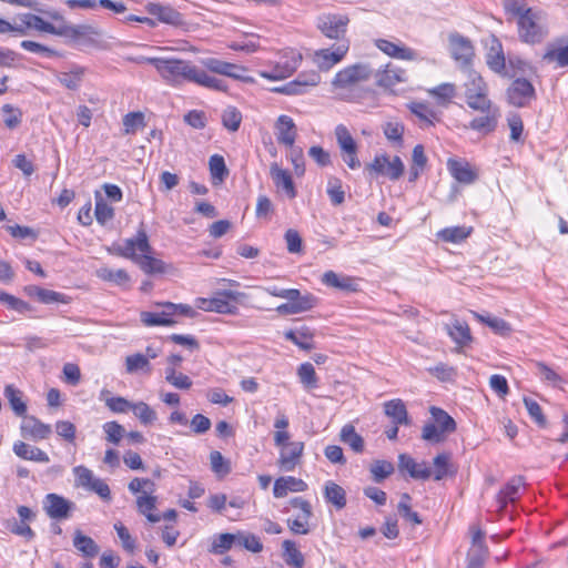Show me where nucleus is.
<instances>
[{"mask_svg": "<svg viewBox=\"0 0 568 568\" xmlns=\"http://www.w3.org/2000/svg\"><path fill=\"white\" fill-rule=\"evenodd\" d=\"M456 469L452 463V455L449 453H442L434 457L432 478L434 480H442L448 476L455 475Z\"/></svg>", "mask_w": 568, "mask_h": 568, "instance_id": "obj_25", "label": "nucleus"}, {"mask_svg": "<svg viewBox=\"0 0 568 568\" xmlns=\"http://www.w3.org/2000/svg\"><path fill=\"white\" fill-rule=\"evenodd\" d=\"M150 368L148 357L143 354L136 353L125 358V369L129 374H133L138 371H144Z\"/></svg>", "mask_w": 568, "mask_h": 568, "instance_id": "obj_63", "label": "nucleus"}, {"mask_svg": "<svg viewBox=\"0 0 568 568\" xmlns=\"http://www.w3.org/2000/svg\"><path fill=\"white\" fill-rule=\"evenodd\" d=\"M466 98L467 105L475 111H486L496 108L488 99V92L471 94Z\"/></svg>", "mask_w": 568, "mask_h": 568, "instance_id": "obj_59", "label": "nucleus"}, {"mask_svg": "<svg viewBox=\"0 0 568 568\" xmlns=\"http://www.w3.org/2000/svg\"><path fill=\"white\" fill-rule=\"evenodd\" d=\"M349 50V41L343 40L332 49H320L314 52L313 62L323 71H328L339 63Z\"/></svg>", "mask_w": 568, "mask_h": 568, "instance_id": "obj_8", "label": "nucleus"}, {"mask_svg": "<svg viewBox=\"0 0 568 568\" xmlns=\"http://www.w3.org/2000/svg\"><path fill=\"white\" fill-rule=\"evenodd\" d=\"M29 30L30 26H28V19L24 18V13L17 16L13 23L0 19V33L12 32L18 36H27Z\"/></svg>", "mask_w": 568, "mask_h": 568, "instance_id": "obj_44", "label": "nucleus"}, {"mask_svg": "<svg viewBox=\"0 0 568 568\" xmlns=\"http://www.w3.org/2000/svg\"><path fill=\"white\" fill-rule=\"evenodd\" d=\"M73 474L75 476V486L81 487L88 491L90 490V487H92L95 481L100 479L94 476L91 469L82 465L74 467Z\"/></svg>", "mask_w": 568, "mask_h": 568, "instance_id": "obj_47", "label": "nucleus"}, {"mask_svg": "<svg viewBox=\"0 0 568 568\" xmlns=\"http://www.w3.org/2000/svg\"><path fill=\"white\" fill-rule=\"evenodd\" d=\"M151 252L152 247L149 243V237L143 223H141L134 237L125 240L124 245L116 248V253L120 256L130 258L131 261L136 263L144 273H164V262L151 256Z\"/></svg>", "mask_w": 568, "mask_h": 568, "instance_id": "obj_1", "label": "nucleus"}, {"mask_svg": "<svg viewBox=\"0 0 568 568\" xmlns=\"http://www.w3.org/2000/svg\"><path fill=\"white\" fill-rule=\"evenodd\" d=\"M55 36L65 37L73 41L84 40L90 34H97L90 26H62L55 29Z\"/></svg>", "mask_w": 568, "mask_h": 568, "instance_id": "obj_32", "label": "nucleus"}, {"mask_svg": "<svg viewBox=\"0 0 568 568\" xmlns=\"http://www.w3.org/2000/svg\"><path fill=\"white\" fill-rule=\"evenodd\" d=\"M171 317V311L165 306L161 313L143 312L141 314V321L146 326H171L175 324Z\"/></svg>", "mask_w": 568, "mask_h": 568, "instance_id": "obj_40", "label": "nucleus"}, {"mask_svg": "<svg viewBox=\"0 0 568 568\" xmlns=\"http://www.w3.org/2000/svg\"><path fill=\"white\" fill-rule=\"evenodd\" d=\"M145 61L152 64L163 80L172 85H179L183 81H192L195 65L190 61L164 58H146Z\"/></svg>", "mask_w": 568, "mask_h": 568, "instance_id": "obj_2", "label": "nucleus"}, {"mask_svg": "<svg viewBox=\"0 0 568 568\" xmlns=\"http://www.w3.org/2000/svg\"><path fill=\"white\" fill-rule=\"evenodd\" d=\"M73 546L82 556L88 558H94L100 550L97 542L91 537L83 535L79 529L74 531Z\"/></svg>", "mask_w": 568, "mask_h": 568, "instance_id": "obj_30", "label": "nucleus"}, {"mask_svg": "<svg viewBox=\"0 0 568 568\" xmlns=\"http://www.w3.org/2000/svg\"><path fill=\"white\" fill-rule=\"evenodd\" d=\"M348 22V17L344 14H323L317 19V28L326 38L337 40L339 43L346 40Z\"/></svg>", "mask_w": 568, "mask_h": 568, "instance_id": "obj_7", "label": "nucleus"}, {"mask_svg": "<svg viewBox=\"0 0 568 568\" xmlns=\"http://www.w3.org/2000/svg\"><path fill=\"white\" fill-rule=\"evenodd\" d=\"M339 439L345 445H348L355 453L361 454L364 452V438L356 433L352 424H346L342 427Z\"/></svg>", "mask_w": 568, "mask_h": 568, "instance_id": "obj_33", "label": "nucleus"}, {"mask_svg": "<svg viewBox=\"0 0 568 568\" xmlns=\"http://www.w3.org/2000/svg\"><path fill=\"white\" fill-rule=\"evenodd\" d=\"M12 450L18 457L24 460L44 464L50 462V458L45 452L21 440H18L13 444Z\"/></svg>", "mask_w": 568, "mask_h": 568, "instance_id": "obj_23", "label": "nucleus"}, {"mask_svg": "<svg viewBox=\"0 0 568 568\" xmlns=\"http://www.w3.org/2000/svg\"><path fill=\"white\" fill-rule=\"evenodd\" d=\"M422 438L432 444H439L446 440L447 435L436 424L428 423L423 427Z\"/></svg>", "mask_w": 568, "mask_h": 568, "instance_id": "obj_62", "label": "nucleus"}, {"mask_svg": "<svg viewBox=\"0 0 568 568\" xmlns=\"http://www.w3.org/2000/svg\"><path fill=\"white\" fill-rule=\"evenodd\" d=\"M84 70L82 68H75L71 72H64L59 75V82L70 90L79 88Z\"/></svg>", "mask_w": 568, "mask_h": 568, "instance_id": "obj_64", "label": "nucleus"}, {"mask_svg": "<svg viewBox=\"0 0 568 568\" xmlns=\"http://www.w3.org/2000/svg\"><path fill=\"white\" fill-rule=\"evenodd\" d=\"M517 27L519 39L525 43H540L548 36L547 24L537 12L518 19Z\"/></svg>", "mask_w": 568, "mask_h": 568, "instance_id": "obj_4", "label": "nucleus"}, {"mask_svg": "<svg viewBox=\"0 0 568 568\" xmlns=\"http://www.w3.org/2000/svg\"><path fill=\"white\" fill-rule=\"evenodd\" d=\"M271 176L277 189H282L290 199L296 196V190L292 180L291 174L281 169L276 163L271 165Z\"/></svg>", "mask_w": 568, "mask_h": 568, "instance_id": "obj_26", "label": "nucleus"}, {"mask_svg": "<svg viewBox=\"0 0 568 568\" xmlns=\"http://www.w3.org/2000/svg\"><path fill=\"white\" fill-rule=\"evenodd\" d=\"M335 136L342 152L353 151L354 149H357L356 142L354 141L353 136L351 135L348 129L345 125L339 124L336 126Z\"/></svg>", "mask_w": 568, "mask_h": 568, "instance_id": "obj_57", "label": "nucleus"}, {"mask_svg": "<svg viewBox=\"0 0 568 568\" xmlns=\"http://www.w3.org/2000/svg\"><path fill=\"white\" fill-rule=\"evenodd\" d=\"M236 544V534H220L213 538L210 551L213 554H224Z\"/></svg>", "mask_w": 568, "mask_h": 568, "instance_id": "obj_49", "label": "nucleus"}, {"mask_svg": "<svg viewBox=\"0 0 568 568\" xmlns=\"http://www.w3.org/2000/svg\"><path fill=\"white\" fill-rule=\"evenodd\" d=\"M481 113H484L483 116L475 118L470 121L469 128L486 135L496 130L500 112L498 108H494L481 111Z\"/></svg>", "mask_w": 568, "mask_h": 568, "instance_id": "obj_17", "label": "nucleus"}, {"mask_svg": "<svg viewBox=\"0 0 568 568\" xmlns=\"http://www.w3.org/2000/svg\"><path fill=\"white\" fill-rule=\"evenodd\" d=\"M447 334L459 346H465L471 341L469 326L465 322L455 320L446 325Z\"/></svg>", "mask_w": 568, "mask_h": 568, "instance_id": "obj_31", "label": "nucleus"}, {"mask_svg": "<svg viewBox=\"0 0 568 568\" xmlns=\"http://www.w3.org/2000/svg\"><path fill=\"white\" fill-rule=\"evenodd\" d=\"M474 315L479 322L489 326L496 334H498L500 336L506 337V336L510 335V333L513 332L510 324L507 323L503 318L494 317V316H489V315L486 316V315H481L478 313H474Z\"/></svg>", "mask_w": 568, "mask_h": 568, "instance_id": "obj_42", "label": "nucleus"}, {"mask_svg": "<svg viewBox=\"0 0 568 568\" xmlns=\"http://www.w3.org/2000/svg\"><path fill=\"white\" fill-rule=\"evenodd\" d=\"M202 64L211 72L222 74V75L231 74L229 72V70H231V69H239L237 64L222 61V60H219L215 58L203 59Z\"/></svg>", "mask_w": 568, "mask_h": 568, "instance_id": "obj_58", "label": "nucleus"}, {"mask_svg": "<svg viewBox=\"0 0 568 568\" xmlns=\"http://www.w3.org/2000/svg\"><path fill=\"white\" fill-rule=\"evenodd\" d=\"M23 420L20 426L21 435L24 438H30L33 440H42L48 438L51 433V426L42 423L34 416H22Z\"/></svg>", "mask_w": 568, "mask_h": 568, "instance_id": "obj_13", "label": "nucleus"}, {"mask_svg": "<svg viewBox=\"0 0 568 568\" xmlns=\"http://www.w3.org/2000/svg\"><path fill=\"white\" fill-rule=\"evenodd\" d=\"M277 142L286 146L293 148L296 139V126L292 118L281 115L276 122Z\"/></svg>", "mask_w": 568, "mask_h": 568, "instance_id": "obj_21", "label": "nucleus"}, {"mask_svg": "<svg viewBox=\"0 0 568 568\" xmlns=\"http://www.w3.org/2000/svg\"><path fill=\"white\" fill-rule=\"evenodd\" d=\"M304 452L303 442H291L283 446L280 450L277 459L278 467L284 471H293L301 463Z\"/></svg>", "mask_w": 568, "mask_h": 568, "instance_id": "obj_12", "label": "nucleus"}, {"mask_svg": "<svg viewBox=\"0 0 568 568\" xmlns=\"http://www.w3.org/2000/svg\"><path fill=\"white\" fill-rule=\"evenodd\" d=\"M324 497L327 503L336 509H343L346 506L345 489L333 480H327L324 485Z\"/></svg>", "mask_w": 568, "mask_h": 568, "instance_id": "obj_29", "label": "nucleus"}, {"mask_svg": "<svg viewBox=\"0 0 568 568\" xmlns=\"http://www.w3.org/2000/svg\"><path fill=\"white\" fill-rule=\"evenodd\" d=\"M373 75V70L368 64L356 63L339 70L332 80L333 90L343 99L349 97V92L362 82L367 81Z\"/></svg>", "mask_w": 568, "mask_h": 568, "instance_id": "obj_3", "label": "nucleus"}, {"mask_svg": "<svg viewBox=\"0 0 568 568\" xmlns=\"http://www.w3.org/2000/svg\"><path fill=\"white\" fill-rule=\"evenodd\" d=\"M376 47L389 57L402 60H417L418 54L410 48L402 47L388 40H376Z\"/></svg>", "mask_w": 568, "mask_h": 568, "instance_id": "obj_24", "label": "nucleus"}, {"mask_svg": "<svg viewBox=\"0 0 568 568\" xmlns=\"http://www.w3.org/2000/svg\"><path fill=\"white\" fill-rule=\"evenodd\" d=\"M398 468L402 471H407L414 479L428 480L432 478V468L428 466V463H417L407 454H400L398 456Z\"/></svg>", "mask_w": 568, "mask_h": 568, "instance_id": "obj_14", "label": "nucleus"}, {"mask_svg": "<svg viewBox=\"0 0 568 568\" xmlns=\"http://www.w3.org/2000/svg\"><path fill=\"white\" fill-rule=\"evenodd\" d=\"M156 499L153 495H140L136 498L138 510L151 523H159L161 520V516L152 514L156 508Z\"/></svg>", "mask_w": 568, "mask_h": 568, "instance_id": "obj_41", "label": "nucleus"}, {"mask_svg": "<svg viewBox=\"0 0 568 568\" xmlns=\"http://www.w3.org/2000/svg\"><path fill=\"white\" fill-rule=\"evenodd\" d=\"M297 375L306 388L312 389L317 386L316 373L311 363H303L297 369Z\"/></svg>", "mask_w": 568, "mask_h": 568, "instance_id": "obj_60", "label": "nucleus"}, {"mask_svg": "<svg viewBox=\"0 0 568 568\" xmlns=\"http://www.w3.org/2000/svg\"><path fill=\"white\" fill-rule=\"evenodd\" d=\"M473 232V227L452 226L440 230L437 237L448 243H460L466 240Z\"/></svg>", "mask_w": 568, "mask_h": 568, "instance_id": "obj_39", "label": "nucleus"}, {"mask_svg": "<svg viewBox=\"0 0 568 568\" xmlns=\"http://www.w3.org/2000/svg\"><path fill=\"white\" fill-rule=\"evenodd\" d=\"M366 170L369 174L382 175L392 181L398 180L405 170L402 159L395 155L390 159L387 154H377L374 160L366 164Z\"/></svg>", "mask_w": 568, "mask_h": 568, "instance_id": "obj_5", "label": "nucleus"}, {"mask_svg": "<svg viewBox=\"0 0 568 568\" xmlns=\"http://www.w3.org/2000/svg\"><path fill=\"white\" fill-rule=\"evenodd\" d=\"M463 72L467 77V80L464 83L465 97L488 92L487 84L478 72L474 69L465 70Z\"/></svg>", "mask_w": 568, "mask_h": 568, "instance_id": "obj_37", "label": "nucleus"}, {"mask_svg": "<svg viewBox=\"0 0 568 568\" xmlns=\"http://www.w3.org/2000/svg\"><path fill=\"white\" fill-rule=\"evenodd\" d=\"M165 381L179 389H189L192 386L191 378L185 374L178 372L173 367L165 368Z\"/></svg>", "mask_w": 568, "mask_h": 568, "instance_id": "obj_51", "label": "nucleus"}, {"mask_svg": "<svg viewBox=\"0 0 568 568\" xmlns=\"http://www.w3.org/2000/svg\"><path fill=\"white\" fill-rule=\"evenodd\" d=\"M4 397L8 399L13 413L22 417L27 414V404L23 400V393L13 385H7L4 388Z\"/></svg>", "mask_w": 568, "mask_h": 568, "instance_id": "obj_36", "label": "nucleus"}, {"mask_svg": "<svg viewBox=\"0 0 568 568\" xmlns=\"http://www.w3.org/2000/svg\"><path fill=\"white\" fill-rule=\"evenodd\" d=\"M376 83L385 89H392L397 83L406 81V72L392 63H388L384 70H378L375 74Z\"/></svg>", "mask_w": 568, "mask_h": 568, "instance_id": "obj_18", "label": "nucleus"}, {"mask_svg": "<svg viewBox=\"0 0 568 568\" xmlns=\"http://www.w3.org/2000/svg\"><path fill=\"white\" fill-rule=\"evenodd\" d=\"M242 122L241 112L234 106H227L222 113V124L231 132L239 130Z\"/></svg>", "mask_w": 568, "mask_h": 568, "instance_id": "obj_55", "label": "nucleus"}, {"mask_svg": "<svg viewBox=\"0 0 568 568\" xmlns=\"http://www.w3.org/2000/svg\"><path fill=\"white\" fill-rule=\"evenodd\" d=\"M427 92L438 104L446 105L455 98L456 85L453 83H442L429 89Z\"/></svg>", "mask_w": 568, "mask_h": 568, "instance_id": "obj_43", "label": "nucleus"}, {"mask_svg": "<svg viewBox=\"0 0 568 568\" xmlns=\"http://www.w3.org/2000/svg\"><path fill=\"white\" fill-rule=\"evenodd\" d=\"M97 276L102 281L115 283L116 285H123L130 281V276L125 270H112L109 267H100L97 270Z\"/></svg>", "mask_w": 568, "mask_h": 568, "instance_id": "obj_48", "label": "nucleus"}, {"mask_svg": "<svg viewBox=\"0 0 568 568\" xmlns=\"http://www.w3.org/2000/svg\"><path fill=\"white\" fill-rule=\"evenodd\" d=\"M404 124L398 121H388L383 124L386 139L395 146L403 145Z\"/></svg>", "mask_w": 568, "mask_h": 568, "instance_id": "obj_46", "label": "nucleus"}, {"mask_svg": "<svg viewBox=\"0 0 568 568\" xmlns=\"http://www.w3.org/2000/svg\"><path fill=\"white\" fill-rule=\"evenodd\" d=\"M320 82L321 75L316 71L312 70L300 73L295 80L287 82L282 87L274 88L273 91L287 95L303 94L307 91V88L316 87Z\"/></svg>", "mask_w": 568, "mask_h": 568, "instance_id": "obj_9", "label": "nucleus"}, {"mask_svg": "<svg viewBox=\"0 0 568 568\" xmlns=\"http://www.w3.org/2000/svg\"><path fill=\"white\" fill-rule=\"evenodd\" d=\"M487 64L495 72H501L505 69V57L498 41H495L487 54Z\"/></svg>", "mask_w": 568, "mask_h": 568, "instance_id": "obj_53", "label": "nucleus"}, {"mask_svg": "<svg viewBox=\"0 0 568 568\" xmlns=\"http://www.w3.org/2000/svg\"><path fill=\"white\" fill-rule=\"evenodd\" d=\"M74 508V503L54 493L48 494L43 500L45 514L55 520L68 519Z\"/></svg>", "mask_w": 568, "mask_h": 568, "instance_id": "obj_10", "label": "nucleus"}, {"mask_svg": "<svg viewBox=\"0 0 568 568\" xmlns=\"http://www.w3.org/2000/svg\"><path fill=\"white\" fill-rule=\"evenodd\" d=\"M448 171L452 176L463 184H471L477 180V173L466 161L449 159L447 162Z\"/></svg>", "mask_w": 568, "mask_h": 568, "instance_id": "obj_20", "label": "nucleus"}, {"mask_svg": "<svg viewBox=\"0 0 568 568\" xmlns=\"http://www.w3.org/2000/svg\"><path fill=\"white\" fill-rule=\"evenodd\" d=\"M283 547V559L286 565L294 568H303L304 567V556L297 549L296 544L292 540H284L282 544Z\"/></svg>", "mask_w": 568, "mask_h": 568, "instance_id": "obj_38", "label": "nucleus"}, {"mask_svg": "<svg viewBox=\"0 0 568 568\" xmlns=\"http://www.w3.org/2000/svg\"><path fill=\"white\" fill-rule=\"evenodd\" d=\"M535 98L532 84L524 78L516 79L507 90L508 102L517 108L526 106Z\"/></svg>", "mask_w": 568, "mask_h": 568, "instance_id": "obj_11", "label": "nucleus"}, {"mask_svg": "<svg viewBox=\"0 0 568 568\" xmlns=\"http://www.w3.org/2000/svg\"><path fill=\"white\" fill-rule=\"evenodd\" d=\"M322 282L326 286H331L345 292L357 291V284L351 276L338 275L334 271H327L322 276Z\"/></svg>", "mask_w": 568, "mask_h": 568, "instance_id": "obj_27", "label": "nucleus"}, {"mask_svg": "<svg viewBox=\"0 0 568 568\" xmlns=\"http://www.w3.org/2000/svg\"><path fill=\"white\" fill-rule=\"evenodd\" d=\"M94 215H95V219L97 221L101 224V225H104L105 223H108L109 221H111L114 216V210L112 206H110L104 200L103 197L97 193L95 195V210H94Z\"/></svg>", "mask_w": 568, "mask_h": 568, "instance_id": "obj_52", "label": "nucleus"}, {"mask_svg": "<svg viewBox=\"0 0 568 568\" xmlns=\"http://www.w3.org/2000/svg\"><path fill=\"white\" fill-rule=\"evenodd\" d=\"M131 410L143 425H151L156 420L155 410L144 402L133 404Z\"/></svg>", "mask_w": 568, "mask_h": 568, "instance_id": "obj_54", "label": "nucleus"}, {"mask_svg": "<svg viewBox=\"0 0 568 568\" xmlns=\"http://www.w3.org/2000/svg\"><path fill=\"white\" fill-rule=\"evenodd\" d=\"M524 485V479L520 476L513 477L504 489L499 493V500L503 504V507L507 501H515L516 495L519 488Z\"/></svg>", "mask_w": 568, "mask_h": 568, "instance_id": "obj_50", "label": "nucleus"}, {"mask_svg": "<svg viewBox=\"0 0 568 568\" xmlns=\"http://www.w3.org/2000/svg\"><path fill=\"white\" fill-rule=\"evenodd\" d=\"M385 414L396 425H409L410 420L405 404L402 399H392L384 404Z\"/></svg>", "mask_w": 568, "mask_h": 568, "instance_id": "obj_28", "label": "nucleus"}, {"mask_svg": "<svg viewBox=\"0 0 568 568\" xmlns=\"http://www.w3.org/2000/svg\"><path fill=\"white\" fill-rule=\"evenodd\" d=\"M307 489V484L296 477H280L274 483L273 494L276 498H283L288 491L301 493Z\"/></svg>", "mask_w": 568, "mask_h": 568, "instance_id": "obj_22", "label": "nucleus"}, {"mask_svg": "<svg viewBox=\"0 0 568 568\" xmlns=\"http://www.w3.org/2000/svg\"><path fill=\"white\" fill-rule=\"evenodd\" d=\"M448 40L452 57L459 69L462 71L473 69L475 50L471 41L459 33H450Z\"/></svg>", "mask_w": 568, "mask_h": 568, "instance_id": "obj_6", "label": "nucleus"}, {"mask_svg": "<svg viewBox=\"0 0 568 568\" xmlns=\"http://www.w3.org/2000/svg\"><path fill=\"white\" fill-rule=\"evenodd\" d=\"M210 171L213 180H217L220 182L224 181L227 176L229 171L226 169L223 156L214 154L210 158L209 161Z\"/></svg>", "mask_w": 568, "mask_h": 568, "instance_id": "obj_61", "label": "nucleus"}, {"mask_svg": "<svg viewBox=\"0 0 568 568\" xmlns=\"http://www.w3.org/2000/svg\"><path fill=\"white\" fill-rule=\"evenodd\" d=\"M3 122L8 129H16L22 120V111L11 104H4L1 108Z\"/></svg>", "mask_w": 568, "mask_h": 568, "instance_id": "obj_56", "label": "nucleus"}, {"mask_svg": "<svg viewBox=\"0 0 568 568\" xmlns=\"http://www.w3.org/2000/svg\"><path fill=\"white\" fill-rule=\"evenodd\" d=\"M284 336L302 349L308 351L313 348L312 339L314 334L310 327L303 326L296 331L290 329L285 332Z\"/></svg>", "mask_w": 568, "mask_h": 568, "instance_id": "obj_34", "label": "nucleus"}, {"mask_svg": "<svg viewBox=\"0 0 568 568\" xmlns=\"http://www.w3.org/2000/svg\"><path fill=\"white\" fill-rule=\"evenodd\" d=\"M542 60L548 63L556 62L560 68L568 67V44L557 47L554 43H548Z\"/></svg>", "mask_w": 568, "mask_h": 568, "instance_id": "obj_35", "label": "nucleus"}, {"mask_svg": "<svg viewBox=\"0 0 568 568\" xmlns=\"http://www.w3.org/2000/svg\"><path fill=\"white\" fill-rule=\"evenodd\" d=\"M197 306L205 312H215L219 314L235 315L239 311L237 306L229 303L221 292H217L212 298H200Z\"/></svg>", "mask_w": 568, "mask_h": 568, "instance_id": "obj_16", "label": "nucleus"}, {"mask_svg": "<svg viewBox=\"0 0 568 568\" xmlns=\"http://www.w3.org/2000/svg\"><path fill=\"white\" fill-rule=\"evenodd\" d=\"M430 414L435 424L444 432V434L449 435L456 430V422L444 409L433 406L430 408Z\"/></svg>", "mask_w": 568, "mask_h": 568, "instance_id": "obj_45", "label": "nucleus"}, {"mask_svg": "<svg viewBox=\"0 0 568 568\" xmlns=\"http://www.w3.org/2000/svg\"><path fill=\"white\" fill-rule=\"evenodd\" d=\"M145 10L151 16L156 17L160 22L172 26H178L182 23L181 13L169 6L150 2L145 6Z\"/></svg>", "mask_w": 568, "mask_h": 568, "instance_id": "obj_19", "label": "nucleus"}, {"mask_svg": "<svg viewBox=\"0 0 568 568\" xmlns=\"http://www.w3.org/2000/svg\"><path fill=\"white\" fill-rule=\"evenodd\" d=\"M302 55L300 53H292L291 59L277 63L272 71H262L260 74L267 80H282L291 77L300 65Z\"/></svg>", "mask_w": 568, "mask_h": 568, "instance_id": "obj_15", "label": "nucleus"}]
</instances>
